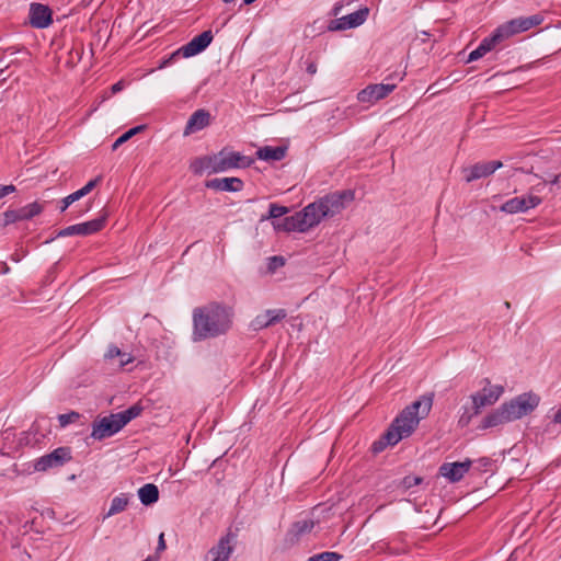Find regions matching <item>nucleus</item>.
Wrapping results in <instances>:
<instances>
[{"label": "nucleus", "instance_id": "f257e3e1", "mask_svg": "<svg viewBox=\"0 0 561 561\" xmlns=\"http://www.w3.org/2000/svg\"><path fill=\"white\" fill-rule=\"evenodd\" d=\"M234 309L219 301H210L196 307L192 312L194 342L216 339L227 334L233 325Z\"/></svg>", "mask_w": 561, "mask_h": 561}, {"label": "nucleus", "instance_id": "f03ea898", "mask_svg": "<svg viewBox=\"0 0 561 561\" xmlns=\"http://www.w3.org/2000/svg\"><path fill=\"white\" fill-rule=\"evenodd\" d=\"M543 20V15L537 13L529 16H518L499 25L490 36L483 38L479 46L469 54L467 62L482 58L505 39L540 25Z\"/></svg>", "mask_w": 561, "mask_h": 561}, {"label": "nucleus", "instance_id": "7ed1b4c3", "mask_svg": "<svg viewBox=\"0 0 561 561\" xmlns=\"http://www.w3.org/2000/svg\"><path fill=\"white\" fill-rule=\"evenodd\" d=\"M432 404L433 394H426L405 407L388 427L387 438L400 442L409 437L419 425L420 420L428 415Z\"/></svg>", "mask_w": 561, "mask_h": 561}, {"label": "nucleus", "instance_id": "20e7f679", "mask_svg": "<svg viewBox=\"0 0 561 561\" xmlns=\"http://www.w3.org/2000/svg\"><path fill=\"white\" fill-rule=\"evenodd\" d=\"M481 385H483L482 389L471 394L473 415L480 414L483 408L496 403L504 393V387L492 385L489 378H483Z\"/></svg>", "mask_w": 561, "mask_h": 561}, {"label": "nucleus", "instance_id": "39448f33", "mask_svg": "<svg viewBox=\"0 0 561 561\" xmlns=\"http://www.w3.org/2000/svg\"><path fill=\"white\" fill-rule=\"evenodd\" d=\"M540 402V397L534 392H524L512 400L504 402L511 419L513 421L519 420L525 415L530 414Z\"/></svg>", "mask_w": 561, "mask_h": 561}, {"label": "nucleus", "instance_id": "423d86ee", "mask_svg": "<svg viewBox=\"0 0 561 561\" xmlns=\"http://www.w3.org/2000/svg\"><path fill=\"white\" fill-rule=\"evenodd\" d=\"M213 161L216 165L213 168V173L225 172L234 168H248L254 162L250 157L243 156L240 152L228 151L227 149H222L217 154H214Z\"/></svg>", "mask_w": 561, "mask_h": 561}, {"label": "nucleus", "instance_id": "0eeeda50", "mask_svg": "<svg viewBox=\"0 0 561 561\" xmlns=\"http://www.w3.org/2000/svg\"><path fill=\"white\" fill-rule=\"evenodd\" d=\"M353 199L354 192L351 190L327 194L318 201L320 207L323 210L321 215L333 217L334 215L341 213L345 208L346 204L351 203Z\"/></svg>", "mask_w": 561, "mask_h": 561}, {"label": "nucleus", "instance_id": "6e6552de", "mask_svg": "<svg viewBox=\"0 0 561 561\" xmlns=\"http://www.w3.org/2000/svg\"><path fill=\"white\" fill-rule=\"evenodd\" d=\"M237 538L238 529L228 528L218 542L208 550L207 556L211 561H228L234 551Z\"/></svg>", "mask_w": 561, "mask_h": 561}, {"label": "nucleus", "instance_id": "1a4fd4ad", "mask_svg": "<svg viewBox=\"0 0 561 561\" xmlns=\"http://www.w3.org/2000/svg\"><path fill=\"white\" fill-rule=\"evenodd\" d=\"M91 427V437L96 440H103L105 438L114 436L124 426L119 422L117 414L111 413L110 415L95 419L92 422Z\"/></svg>", "mask_w": 561, "mask_h": 561}, {"label": "nucleus", "instance_id": "9d476101", "mask_svg": "<svg viewBox=\"0 0 561 561\" xmlns=\"http://www.w3.org/2000/svg\"><path fill=\"white\" fill-rule=\"evenodd\" d=\"M71 459V449L69 447H58L51 453L39 457L34 463V469L36 471H47L51 468L62 467Z\"/></svg>", "mask_w": 561, "mask_h": 561}, {"label": "nucleus", "instance_id": "9b49d317", "mask_svg": "<svg viewBox=\"0 0 561 561\" xmlns=\"http://www.w3.org/2000/svg\"><path fill=\"white\" fill-rule=\"evenodd\" d=\"M106 217L101 216L92 220L68 226L57 232V238L70 237V236H90L99 232L105 226Z\"/></svg>", "mask_w": 561, "mask_h": 561}, {"label": "nucleus", "instance_id": "f8f14e48", "mask_svg": "<svg viewBox=\"0 0 561 561\" xmlns=\"http://www.w3.org/2000/svg\"><path fill=\"white\" fill-rule=\"evenodd\" d=\"M214 35L210 30L204 31L199 35L193 37L187 44L179 48L172 54V57L182 55L185 58L193 57L204 51L213 42Z\"/></svg>", "mask_w": 561, "mask_h": 561}, {"label": "nucleus", "instance_id": "ddd939ff", "mask_svg": "<svg viewBox=\"0 0 561 561\" xmlns=\"http://www.w3.org/2000/svg\"><path fill=\"white\" fill-rule=\"evenodd\" d=\"M368 15L369 9L367 7H364L351 14L332 20L328 28L330 31H344L348 28H354L365 23Z\"/></svg>", "mask_w": 561, "mask_h": 561}, {"label": "nucleus", "instance_id": "4468645a", "mask_svg": "<svg viewBox=\"0 0 561 561\" xmlns=\"http://www.w3.org/2000/svg\"><path fill=\"white\" fill-rule=\"evenodd\" d=\"M541 198L537 195H526V196H517L506 201L501 207L500 210L506 214H517L525 213L531 208L537 207L541 204Z\"/></svg>", "mask_w": 561, "mask_h": 561}, {"label": "nucleus", "instance_id": "2eb2a0df", "mask_svg": "<svg viewBox=\"0 0 561 561\" xmlns=\"http://www.w3.org/2000/svg\"><path fill=\"white\" fill-rule=\"evenodd\" d=\"M503 167V163L500 160H493V161H484V162H478L471 167L465 168L462 170L465 174V180L467 183H470L472 181L490 176L493 174L496 170L501 169Z\"/></svg>", "mask_w": 561, "mask_h": 561}, {"label": "nucleus", "instance_id": "dca6fc26", "mask_svg": "<svg viewBox=\"0 0 561 561\" xmlns=\"http://www.w3.org/2000/svg\"><path fill=\"white\" fill-rule=\"evenodd\" d=\"M394 89L393 83L369 84L358 92L357 99L362 103H375L388 96Z\"/></svg>", "mask_w": 561, "mask_h": 561}, {"label": "nucleus", "instance_id": "f3484780", "mask_svg": "<svg viewBox=\"0 0 561 561\" xmlns=\"http://www.w3.org/2000/svg\"><path fill=\"white\" fill-rule=\"evenodd\" d=\"M473 461L466 459L465 461L457 462H444L438 472L442 477L446 478L449 482H459L465 474L470 470Z\"/></svg>", "mask_w": 561, "mask_h": 561}, {"label": "nucleus", "instance_id": "a211bd4d", "mask_svg": "<svg viewBox=\"0 0 561 561\" xmlns=\"http://www.w3.org/2000/svg\"><path fill=\"white\" fill-rule=\"evenodd\" d=\"M287 317L285 309H267L257 314L250 323L254 331H261L283 321Z\"/></svg>", "mask_w": 561, "mask_h": 561}, {"label": "nucleus", "instance_id": "6ab92c4d", "mask_svg": "<svg viewBox=\"0 0 561 561\" xmlns=\"http://www.w3.org/2000/svg\"><path fill=\"white\" fill-rule=\"evenodd\" d=\"M30 22L36 28H45L53 22L51 10L41 3H32L30 9Z\"/></svg>", "mask_w": 561, "mask_h": 561}, {"label": "nucleus", "instance_id": "aec40b11", "mask_svg": "<svg viewBox=\"0 0 561 561\" xmlns=\"http://www.w3.org/2000/svg\"><path fill=\"white\" fill-rule=\"evenodd\" d=\"M243 185V181L239 178H215L205 183L207 188L222 192H240Z\"/></svg>", "mask_w": 561, "mask_h": 561}, {"label": "nucleus", "instance_id": "412c9836", "mask_svg": "<svg viewBox=\"0 0 561 561\" xmlns=\"http://www.w3.org/2000/svg\"><path fill=\"white\" fill-rule=\"evenodd\" d=\"M314 525L316 522L313 519H299L295 522L286 534V542L291 546L297 543L302 536L311 533Z\"/></svg>", "mask_w": 561, "mask_h": 561}, {"label": "nucleus", "instance_id": "4be33fe9", "mask_svg": "<svg viewBox=\"0 0 561 561\" xmlns=\"http://www.w3.org/2000/svg\"><path fill=\"white\" fill-rule=\"evenodd\" d=\"M510 422H513V420L511 419L508 410L503 403L497 409L493 410L488 415H485L479 427L485 430L490 427H496L499 425L506 424Z\"/></svg>", "mask_w": 561, "mask_h": 561}, {"label": "nucleus", "instance_id": "5701e85b", "mask_svg": "<svg viewBox=\"0 0 561 561\" xmlns=\"http://www.w3.org/2000/svg\"><path fill=\"white\" fill-rule=\"evenodd\" d=\"M210 124V114L204 108L195 111L188 118L184 128V135L196 133Z\"/></svg>", "mask_w": 561, "mask_h": 561}, {"label": "nucleus", "instance_id": "b1692460", "mask_svg": "<svg viewBox=\"0 0 561 561\" xmlns=\"http://www.w3.org/2000/svg\"><path fill=\"white\" fill-rule=\"evenodd\" d=\"M274 228L277 230H283L286 232L299 231L306 232L308 231V226L306 221L301 218L300 211L294 214L293 216L285 217L282 221L274 224Z\"/></svg>", "mask_w": 561, "mask_h": 561}, {"label": "nucleus", "instance_id": "393cba45", "mask_svg": "<svg viewBox=\"0 0 561 561\" xmlns=\"http://www.w3.org/2000/svg\"><path fill=\"white\" fill-rule=\"evenodd\" d=\"M321 213H323V210L318 201L309 204L300 211L301 218L308 226V230L320 224V221L327 217L325 215H321Z\"/></svg>", "mask_w": 561, "mask_h": 561}, {"label": "nucleus", "instance_id": "a878e982", "mask_svg": "<svg viewBox=\"0 0 561 561\" xmlns=\"http://www.w3.org/2000/svg\"><path fill=\"white\" fill-rule=\"evenodd\" d=\"M287 148L284 146L271 147L264 146L256 151V156L265 161H280L285 158Z\"/></svg>", "mask_w": 561, "mask_h": 561}, {"label": "nucleus", "instance_id": "bb28decb", "mask_svg": "<svg viewBox=\"0 0 561 561\" xmlns=\"http://www.w3.org/2000/svg\"><path fill=\"white\" fill-rule=\"evenodd\" d=\"M44 210V203L33 202L27 204L21 208L15 209L18 220H31L32 218L38 216Z\"/></svg>", "mask_w": 561, "mask_h": 561}, {"label": "nucleus", "instance_id": "cd10ccee", "mask_svg": "<svg viewBox=\"0 0 561 561\" xmlns=\"http://www.w3.org/2000/svg\"><path fill=\"white\" fill-rule=\"evenodd\" d=\"M138 496L144 505H151L159 500L158 486L152 483H147L138 490Z\"/></svg>", "mask_w": 561, "mask_h": 561}, {"label": "nucleus", "instance_id": "c85d7f7f", "mask_svg": "<svg viewBox=\"0 0 561 561\" xmlns=\"http://www.w3.org/2000/svg\"><path fill=\"white\" fill-rule=\"evenodd\" d=\"M128 502H129V496L125 493H122V494L115 496L111 502L110 510H108L107 514L105 515V517H110V516H113V515L124 512L128 505Z\"/></svg>", "mask_w": 561, "mask_h": 561}, {"label": "nucleus", "instance_id": "c756f323", "mask_svg": "<svg viewBox=\"0 0 561 561\" xmlns=\"http://www.w3.org/2000/svg\"><path fill=\"white\" fill-rule=\"evenodd\" d=\"M142 410L144 408L139 403H136L122 412H117L116 414L117 417L119 419V422L123 424V426H125L131 420L138 417L141 414Z\"/></svg>", "mask_w": 561, "mask_h": 561}, {"label": "nucleus", "instance_id": "7c9ffc66", "mask_svg": "<svg viewBox=\"0 0 561 561\" xmlns=\"http://www.w3.org/2000/svg\"><path fill=\"white\" fill-rule=\"evenodd\" d=\"M214 156H205L196 159L192 162L191 169L194 173H202L204 170H208L209 173H213V168L216 167L213 161Z\"/></svg>", "mask_w": 561, "mask_h": 561}, {"label": "nucleus", "instance_id": "2f4dec72", "mask_svg": "<svg viewBox=\"0 0 561 561\" xmlns=\"http://www.w3.org/2000/svg\"><path fill=\"white\" fill-rule=\"evenodd\" d=\"M146 128L145 125H139V126H136V127H133L130 129H128L126 133H124L122 136H119L113 144L112 146V149L113 150H116L121 145H123L124 142H126L127 140H129L133 136H135L136 134L140 133L141 130H144Z\"/></svg>", "mask_w": 561, "mask_h": 561}, {"label": "nucleus", "instance_id": "473e14b6", "mask_svg": "<svg viewBox=\"0 0 561 561\" xmlns=\"http://www.w3.org/2000/svg\"><path fill=\"white\" fill-rule=\"evenodd\" d=\"M399 442H392L389 438H387V432L376 442L371 445V450L374 454L381 453L387 446H393L398 444Z\"/></svg>", "mask_w": 561, "mask_h": 561}, {"label": "nucleus", "instance_id": "72a5a7b5", "mask_svg": "<svg viewBox=\"0 0 561 561\" xmlns=\"http://www.w3.org/2000/svg\"><path fill=\"white\" fill-rule=\"evenodd\" d=\"M342 556L337 552L324 551L310 557L307 561H340Z\"/></svg>", "mask_w": 561, "mask_h": 561}, {"label": "nucleus", "instance_id": "f704fd0d", "mask_svg": "<svg viewBox=\"0 0 561 561\" xmlns=\"http://www.w3.org/2000/svg\"><path fill=\"white\" fill-rule=\"evenodd\" d=\"M288 211H289V209L287 207L272 203V204H270L268 215L266 216V219L279 218V217L286 215ZM263 219H265V217H263Z\"/></svg>", "mask_w": 561, "mask_h": 561}, {"label": "nucleus", "instance_id": "c9c22d12", "mask_svg": "<svg viewBox=\"0 0 561 561\" xmlns=\"http://www.w3.org/2000/svg\"><path fill=\"white\" fill-rule=\"evenodd\" d=\"M79 419L80 414L76 411L58 415L59 425L61 427H66L67 425L77 422Z\"/></svg>", "mask_w": 561, "mask_h": 561}, {"label": "nucleus", "instance_id": "e433bc0d", "mask_svg": "<svg viewBox=\"0 0 561 561\" xmlns=\"http://www.w3.org/2000/svg\"><path fill=\"white\" fill-rule=\"evenodd\" d=\"M18 216L15 209H8L2 214V219L0 220V227L5 228L9 225L18 222Z\"/></svg>", "mask_w": 561, "mask_h": 561}, {"label": "nucleus", "instance_id": "4c0bfd02", "mask_svg": "<svg viewBox=\"0 0 561 561\" xmlns=\"http://www.w3.org/2000/svg\"><path fill=\"white\" fill-rule=\"evenodd\" d=\"M474 470L478 472H489L491 470V466L493 465V461L491 458L488 457H481L476 462Z\"/></svg>", "mask_w": 561, "mask_h": 561}, {"label": "nucleus", "instance_id": "58836bf2", "mask_svg": "<svg viewBox=\"0 0 561 561\" xmlns=\"http://www.w3.org/2000/svg\"><path fill=\"white\" fill-rule=\"evenodd\" d=\"M101 176H96L95 179L90 180L83 187L79 190L81 195H88L101 182Z\"/></svg>", "mask_w": 561, "mask_h": 561}, {"label": "nucleus", "instance_id": "ea45409f", "mask_svg": "<svg viewBox=\"0 0 561 561\" xmlns=\"http://www.w3.org/2000/svg\"><path fill=\"white\" fill-rule=\"evenodd\" d=\"M101 176H96L95 179L90 180L83 187L79 190L81 195H88L101 182Z\"/></svg>", "mask_w": 561, "mask_h": 561}, {"label": "nucleus", "instance_id": "a19ab883", "mask_svg": "<svg viewBox=\"0 0 561 561\" xmlns=\"http://www.w3.org/2000/svg\"><path fill=\"white\" fill-rule=\"evenodd\" d=\"M422 480L423 479L421 477L407 476L403 478L402 484L405 489H411L415 485H419L422 482Z\"/></svg>", "mask_w": 561, "mask_h": 561}, {"label": "nucleus", "instance_id": "79ce46f5", "mask_svg": "<svg viewBox=\"0 0 561 561\" xmlns=\"http://www.w3.org/2000/svg\"><path fill=\"white\" fill-rule=\"evenodd\" d=\"M307 73L313 76L317 72V61L311 56H308L304 61Z\"/></svg>", "mask_w": 561, "mask_h": 561}, {"label": "nucleus", "instance_id": "37998d69", "mask_svg": "<svg viewBox=\"0 0 561 561\" xmlns=\"http://www.w3.org/2000/svg\"><path fill=\"white\" fill-rule=\"evenodd\" d=\"M352 2H353V0H340V1H337V2L333 5L332 11H331V14H332L333 16H337V15L341 13V11H342L343 7H344V5H350Z\"/></svg>", "mask_w": 561, "mask_h": 561}, {"label": "nucleus", "instance_id": "c03bdc74", "mask_svg": "<svg viewBox=\"0 0 561 561\" xmlns=\"http://www.w3.org/2000/svg\"><path fill=\"white\" fill-rule=\"evenodd\" d=\"M122 353L123 352L117 346L111 345L105 354V358L113 359L115 357H121Z\"/></svg>", "mask_w": 561, "mask_h": 561}, {"label": "nucleus", "instance_id": "a18cd8bd", "mask_svg": "<svg viewBox=\"0 0 561 561\" xmlns=\"http://www.w3.org/2000/svg\"><path fill=\"white\" fill-rule=\"evenodd\" d=\"M16 191V187L13 184L10 185H1L0 184V198H3L4 196L14 193Z\"/></svg>", "mask_w": 561, "mask_h": 561}, {"label": "nucleus", "instance_id": "49530a36", "mask_svg": "<svg viewBox=\"0 0 561 561\" xmlns=\"http://www.w3.org/2000/svg\"><path fill=\"white\" fill-rule=\"evenodd\" d=\"M131 362H133V357L130 354L122 353V355L119 357L118 366L123 368Z\"/></svg>", "mask_w": 561, "mask_h": 561}, {"label": "nucleus", "instance_id": "de8ad7c7", "mask_svg": "<svg viewBox=\"0 0 561 561\" xmlns=\"http://www.w3.org/2000/svg\"><path fill=\"white\" fill-rule=\"evenodd\" d=\"M167 548L165 540H164V534L161 533L158 538V546H157V552L164 551Z\"/></svg>", "mask_w": 561, "mask_h": 561}, {"label": "nucleus", "instance_id": "09e8293b", "mask_svg": "<svg viewBox=\"0 0 561 561\" xmlns=\"http://www.w3.org/2000/svg\"><path fill=\"white\" fill-rule=\"evenodd\" d=\"M83 54V45L81 44L80 47L73 48L70 51L71 58H77V60H80Z\"/></svg>", "mask_w": 561, "mask_h": 561}, {"label": "nucleus", "instance_id": "8fccbe9b", "mask_svg": "<svg viewBox=\"0 0 561 561\" xmlns=\"http://www.w3.org/2000/svg\"><path fill=\"white\" fill-rule=\"evenodd\" d=\"M271 262L274 264L273 266L270 265L271 270L275 268L276 266H282L285 263V261L282 256H272Z\"/></svg>", "mask_w": 561, "mask_h": 561}, {"label": "nucleus", "instance_id": "3c124183", "mask_svg": "<svg viewBox=\"0 0 561 561\" xmlns=\"http://www.w3.org/2000/svg\"><path fill=\"white\" fill-rule=\"evenodd\" d=\"M124 89V82L118 81L111 87L112 93L121 92Z\"/></svg>", "mask_w": 561, "mask_h": 561}, {"label": "nucleus", "instance_id": "603ef678", "mask_svg": "<svg viewBox=\"0 0 561 561\" xmlns=\"http://www.w3.org/2000/svg\"><path fill=\"white\" fill-rule=\"evenodd\" d=\"M71 201L69 199L68 196H66L65 198L61 199V206H60V211L64 213L70 205H71Z\"/></svg>", "mask_w": 561, "mask_h": 561}, {"label": "nucleus", "instance_id": "864d4df0", "mask_svg": "<svg viewBox=\"0 0 561 561\" xmlns=\"http://www.w3.org/2000/svg\"><path fill=\"white\" fill-rule=\"evenodd\" d=\"M68 197L71 201V203H75V202L79 201L80 198H82L83 196L81 195L80 191L78 190V191L69 194Z\"/></svg>", "mask_w": 561, "mask_h": 561}, {"label": "nucleus", "instance_id": "5fc2aeb1", "mask_svg": "<svg viewBox=\"0 0 561 561\" xmlns=\"http://www.w3.org/2000/svg\"><path fill=\"white\" fill-rule=\"evenodd\" d=\"M387 551L390 553V554H400V553H403L405 552V549L402 548V549H397V548H393L391 546L388 545L387 547Z\"/></svg>", "mask_w": 561, "mask_h": 561}, {"label": "nucleus", "instance_id": "6e6d98bb", "mask_svg": "<svg viewBox=\"0 0 561 561\" xmlns=\"http://www.w3.org/2000/svg\"><path fill=\"white\" fill-rule=\"evenodd\" d=\"M552 422L554 424H561V409H559L552 416Z\"/></svg>", "mask_w": 561, "mask_h": 561}, {"label": "nucleus", "instance_id": "4d7b16f0", "mask_svg": "<svg viewBox=\"0 0 561 561\" xmlns=\"http://www.w3.org/2000/svg\"><path fill=\"white\" fill-rule=\"evenodd\" d=\"M560 178H561V175H560V174H557V175H554L551 180H549L548 182H549L550 184H558V183L560 182Z\"/></svg>", "mask_w": 561, "mask_h": 561}, {"label": "nucleus", "instance_id": "13d9d810", "mask_svg": "<svg viewBox=\"0 0 561 561\" xmlns=\"http://www.w3.org/2000/svg\"><path fill=\"white\" fill-rule=\"evenodd\" d=\"M470 419H471V416H470V415H469V416H467V417H466L465 415H462V416L460 417V420H459V423H461V424H463V425H467V424L470 422Z\"/></svg>", "mask_w": 561, "mask_h": 561}, {"label": "nucleus", "instance_id": "bf43d9fd", "mask_svg": "<svg viewBox=\"0 0 561 561\" xmlns=\"http://www.w3.org/2000/svg\"><path fill=\"white\" fill-rule=\"evenodd\" d=\"M10 271V267L8 266V264L5 262H2V273L7 274L9 273Z\"/></svg>", "mask_w": 561, "mask_h": 561}, {"label": "nucleus", "instance_id": "052dcab7", "mask_svg": "<svg viewBox=\"0 0 561 561\" xmlns=\"http://www.w3.org/2000/svg\"><path fill=\"white\" fill-rule=\"evenodd\" d=\"M12 260L15 261V262L20 261V259L18 256H14V255H12Z\"/></svg>", "mask_w": 561, "mask_h": 561}, {"label": "nucleus", "instance_id": "680f3d73", "mask_svg": "<svg viewBox=\"0 0 561 561\" xmlns=\"http://www.w3.org/2000/svg\"><path fill=\"white\" fill-rule=\"evenodd\" d=\"M236 0H224L225 3H232L234 2Z\"/></svg>", "mask_w": 561, "mask_h": 561}, {"label": "nucleus", "instance_id": "e2e57ef3", "mask_svg": "<svg viewBox=\"0 0 561 561\" xmlns=\"http://www.w3.org/2000/svg\"><path fill=\"white\" fill-rule=\"evenodd\" d=\"M506 308H511V304L508 301L505 302Z\"/></svg>", "mask_w": 561, "mask_h": 561}]
</instances>
